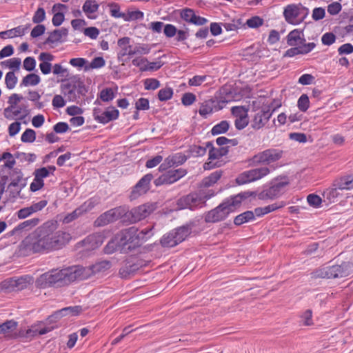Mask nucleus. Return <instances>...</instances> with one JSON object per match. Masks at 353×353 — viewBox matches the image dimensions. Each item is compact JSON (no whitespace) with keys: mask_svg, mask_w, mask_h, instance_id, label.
<instances>
[{"mask_svg":"<svg viewBox=\"0 0 353 353\" xmlns=\"http://www.w3.org/2000/svg\"><path fill=\"white\" fill-rule=\"evenodd\" d=\"M72 283L68 268L52 269L39 275L35 280L34 285L38 289L60 288Z\"/></svg>","mask_w":353,"mask_h":353,"instance_id":"nucleus-1","label":"nucleus"},{"mask_svg":"<svg viewBox=\"0 0 353 353\" xmlns=\"http://www.w3.org/2000/svg\"><path fill=\"white\" fill-rule=\"evenodd\" d=\"M44 223H48V228H45L41 234L45 243L46 250H58L65 246L71 240L70 233L59 230L54 231L58 228V221L49 220Z\"/></svg>","mask_w":353,"mask_h":353,"instance_id":"nucleus-2","label":"nucleus"},{"mask_svg":"<svg viewBox=\"0 0 353 353\" xmlns=\"http://www.w3.org/2000/svg\"><path fill=\"white\" fill-rule=\"evenodd\" d=\"M48 227V223H43L25 237L18 245V255L28 256L32 254L45 251V243L42 236L43 234L41 232L45 228Z\"/></svg>","mask_w":353,"mask_h":353,"instance_id":"nucleus-3","label":"nucleus"},{"mask_svg":"<svg viewBox=\"0 0 353 353\" xmlns=\"http://www.w3.org/2000/svg\"><path fill=\"white\" fill-rule=\"evenodd\" d=\"M353 273V262L341 261L340 263L323 265L310 273L312 279H334L348 276Z\"/></svg>","mask_w":353,"mask_h":353,"instance_id":"nucleus-4","label":"nucleus"},{"mask_svg":"<svg viewBox=\"0 0 353 353\" xmlns=\"http://www.w3.org/2000/svg\"><path fill=\"white\" fill-rule=\"evenodd\" d=\"M238 209L232 196L224 199L216 207L203 214L205 223H215L225 221L230 214Z\"/></svg>","mask_w":353,"mask_h":353,"instance_id":"nucleus-5","label":"nucleus"},{"mask_svg":"<svg viewBox=\"0 0 353 353\" xmlns=\"http://www.w3.org/2000/svg\"><path fill=\"white\" fill-rule=\"evenodd\" d=\"M138 228L132 226L122 229L118 233L120 245L122 246L121 253L128 254L141 248L142 243L139 238Z\"/></svg>","mask_w":353,"mask_h":353,"instance_id":"nucleus-6","label":"nucleus"},{"mask_svg":"<svg viewBox=\"0 0 353 353\" xmlns=\"http://www.w3.org/2000/svg\"><path fill=\"white\" fill-rule=\"evenodd\" d=\"M157 208V203H146L130 210L125 205V214L124 224L128 225L140 221L149 216Z\"/></svg>","mask_w":353,"mask_h":353,"instance_id":"nucleus-7","label":"nucleus"},{"mask_svg":"<svg viewBox=\"0 0 353 353\" xmlns=\"http://www.w3.org/2000/svg\"><path fill=\"white\" fill-rule=\"evenodd\" d=\"M125 213V205L112 208L100 214L94 221V225L95 227H103L114 223L119 219H121L124 224Z\"/></svg>","mask_w":353,"mask_h":353,"instance_id":"nucleus-8","label":"nucleus"},{"mask_svg":"<svg viewBox=\"0 0 353 353\" xmlns=\"http://www.w3.org/2000/svg\"><path fill=\"white\" fill-rule=\"evenodd\" d=\"M270 172L268 167H261L244 171L240 173L235 179V183L238 185L250 183L262 179Z\"/></svg>","mask_w":353,"mask_h":353,"instance_id":"nucleus-9","label":"nucleus"},{"mask_svg":"<svg viewBox=\"0 0 353 353\" xmlns=\"http://www.w3.org/2000/svg\"><path fill=\"white\" fill-rule=\"evenodd\" d=\"M200 221L201 218L196 217L185 224L174 228L173 232L176 237L174 244L179 245L191 236L192 234L194 232L193 228L199 225Z\"/></svg>","mask_w":353,"mask_h":353,"instance_id":"nucleus-10","label":"nucleus"},{"mask_svg":"<svg viewBox=\"0 0 353 353\" xmlns=\"http://www.w3.org/2000/svg\"><path fill=\"white\" fill-rule=\"evenodd\" d=\"M119 114V110L113 105L107 107L104 110L99 108H94L92 112L94 119L103 125L118 119Z\"/></svg>","mask_w":353,"mask_h":353,"instance_id":"nucleus-11","label":"nucleus"},{"mask_svg":"<svg viewBox=\"0 0 353 353\" xmlns=\"http://www.w3.org/2000/svg\"><path fill=\"white\" fill-rule=\"evenodd\" d=\"M177 208L175 210L189 209L192 211L201 208V197L198 192H192L179 198L176 201Z\"/></svg>","mask_w":353,"mask_h":353,"instance_id":"nucleus-12","label":"nucleus"},{"mask_svg":"<svg viewBox=\"0 0 353 353\" xmlns=\"http://www.w3.org/2000/svg\"><path fill=\"white\" fill-rule=\"evenodd\" d=\"M153 178L154 175L152 173L143 176L132 187L129 196L130 200H135L142 194H146L150 190V183Z\"/></svg>","mask_w":353,"mask_h":353,"instance_id":"nucleus-13","label":"nucleus"},{"mask_svg":"<svg viewBox=\"0 0 353 353\" xmlns=\"http://www.w3.org/2000/svg\"><path fill=\"white\" fill-rule=\"evenodd\" d=\"M32 280V277L25 275L18 279L10 278L1 283V288L6 292L21 291L28 288Z\"/></svg>","mask_w":353,"mask_h":353,"instance_id":"nucleus-14","label":"nucleus"},{"mask_svg":"<svg viewBox=\"0 0 353 353\" xmlns=\"http://www.w3.org/2000/svg\"><path fill=\"white\" fill-rule=\"evenodd\" d=\"M105 239V236L101 232L93 233L77 242L75 248L79 249L81 247H85L86 251L94 250L103 244Z\"/></svg>","mask_w":353,"mask_h":353,"instance_id":"nucleus-15","label":"nucleus"},{"mask_svg":"<svg viewBox=\"0 0 353 353\" xmlns=\"http://www.w3.org/2000/svg\"><path fill=\"white\" fill-rule=\"evenodd\" d=\"M180 18L188 23L196 26H203L208 23V19L196 14V11L190 8H185L180 10Z\"/></svg>","mask_w":353,"mask_h":353,"instance_id":"nucleus-16","label":"nucleus"},{"mask_svg":"<svg viewBox=\"0 0 353 353\" xmlns=\"http://www.w3.org/2000/svg\"><path fill=\"white\" fill-rule=\"evenodd\" d=\"M72 283L76 281L86 280L94 276L91 265L84 267L81 265L68 267Z\"/></svg>","mask_w":353,"mask_h":353,"instance_id":"nucleus-17","label":"nucleus"},{"mask_svg":"<svg viewBox=\"0 0 353 353\" xmlns=\"http://www.w3.org/2000/svg\"><path fill=\"white\" fill-rule=\"evenodd\" d=\"M148 28L154 33H161L163 31L165 37L168 39L174 37L178 32V28L175 26L158 21L151 22Z\"/></svg>","mask_w":353,"mask_h":353,"instance_id":"nucleus-18","label":"nucleus"},{"mask_svg":"<svg viewBox=\"0 0 353 353\" xmlns=\"http://www.w3.org/2000/svg\"><path fill=\"white\" fill-rule=\"evenodd\" d=\"M186 161L187 157H185V154L181 152L169 155L159 165L158 170L160 172L168 171L170 170V168L172 167H177L179 165H183Z\"/></svg>","mask_w":353,"mask_h":353,"instance_id":"nucleus-19","label":"nucleus"},{"mask_svg":"<svg viewBox=\"0 0 353 353\" xmlns=\"http://www.w3.org/2000/svg\"><path fill=\"white\" fill-rule=\"evenodd\" d=\"M209 32L213 37L221 34L223 33L222 23L211 22L209 27L199 28L195 33V37L197 39H204L208 37Z\"/></svg>","mask_w":353,"mask_h":353,"instance_id":"nucleus-20","label":"nucleus"},{"mask_svg":"<svg viewBox=\"0 0 353 353\" xmlns=\"http://www.w3.org/2000/svg\"><path fill=\"white\" fill-rule=\"evenodd\" d=\"M68 10V6L63 3H57L54 4L52 12L54 13L52 23L54 26H60L65 21V12Z\"/></svg>","mask_w":353,"mask_h":353,"instance_id":"nucleus-21","label":"nucleus"},{"mask_svg":"<svg viewBox=\"0 0 353 353\" xmlns=\"http://www.w3.org/2000/svg\"><path fill=\"white\" fill-rule=\"evenodd\" d=\"M47 200H41L38 203L32 204L29 207L23 208L17 212V216L19 219H24L32 215L33 213L41 211L47 205Z\"/></svg>","mask_w":353,"mask_h":353,"instance_id":"nucleus-22","label":"nucleus"},{"mask_svg":"<svg viewBox=\"0 0 353 353\" xmlns=\"http://www.w3.org/2000/svg\"><path fill=\"white\" fill-rule=\"evenodd\" d=\"M300 12L299 4H290L284 8L283 16L288 23L298 25L299 22H297L295 19L300 15Z\"/></svg>","mask_w":353,"mask_h":353,"instance_id":"nucleus-23","label":"nucleus"},{"mask_svg":"<svg viewBox=\"0 0 353 353\" xmlns=\"http://www.w3.org/2000/svg\"><path fill=\"white\" fill-rule=\"evenodd\" d=\"M137 272L136 269L133 268L132 260L128 256L123 260V265L119 268V276L122 279L127 280Z\"/></svg>","mask_w":353,"mask_h":353,"instance_id":"nucleus-24","label":"nucleus"},{"mask_svg":"<svg viewBox=\"0 0 353 353\" xmlns=\"http://www.w3.org/2000/svg\"><path fill=\"white\" fill-rule=\"evenodd\" d=\"M256 218L254 210H245L234 217L233 224L236 227H240L245 223L254 221Z\"/></svg>","mask_w":353,"mask_h":353,"instance_id":"nucleus-25","label":"nucleus"},{"mask_svg":"<svg viewBox=\"0 0 353 353\" xmlns=\"http://www.w3.org/2000/svg\"><path fill=\"white\" fill-rule=\"evenodd\" d=\"M290 184V181H279L275 182L272 179L270 181V185L268 188H266L268 192L272 198V200H274L281 196V192L282 188L288 186Z\"/></svg>","mask_w":353,"mask_h":353,"instance_id":"nucleus-26","label":"nucleus"},{"mask_svg":"<svg viewBox=\"0 0 353 353\" xmlns=\"http://www.w3.org/2000/svg\"><path fill=\"white\" fill-rule=\"evenodd\" d=\"M332 186L340 190L353 189V175L347 174L335 179L332 182Z\"/></svg>","mask_w":353,"mask_h":353,"instance_id":"nucleus-27","label":"nucleus"},{"mask_svg":"<svg viewBox=\"0 0 353 353\" xmlns=\"http://www.w3.org/2000/svg\"><path fill=\"white\" fill-rule=\"evenodd\" d=\"M117 90V85L115 86L114 89L110 87H105L98 93V99H100L104 103H109L116 97Z\"/></svg>","mask_w":353,"mask_h":353,"instance_id":"nucleus-28","label":"nucleus"},{"mask_svg":"<svg viewBox=\"0 0 353 353\" xmlns=\"http://www.w3.org/2000/svg\"><path fill=\"white\" fill-rule=\"evenodd\" d=\"M99 8V4L95 0H85L82 6V10L88 19H95L97 16L91 14L97 12Z\"/></svg>","mask_w":353,"mask_h":353,"instance_id":"nucleus-29","label":"nucleus"},{"mask_svg":"<svg viewBox=\"0 0 353 353\" xmlns=\"http://www.w3.org/2000/svg\"><path fill=\"white\" fill-rule=\"evenodd\" d=\"M163 174L160 175L158 178L154 180V184L157 186H161L163 185H171L175 182H176V178L173 176L172 171L169 170L168 171H165L162 172Z\"/></svg>","mask_w":353,"mask_h":353,"instance_id":"nucleus-30","label":"nucleus"},{"mask_svg":"<svg viewBox=\"0 0 353 353\" xmlns=\"http://www.w3.org/2000/svg\"><path fill=\"white\" fill-rule=\"evenodd\" d=\"M258 195V192L256 190L251 191V190H247L241 192L236 194L231 195L233 200L234 201V203H236L238 208H239L242 203L248 199L250 197H252L255 199Z\"/></svg>","mask_w":353,"mask_h":353,"instance_id":"nucleus-31","label":"nucleus"},{"mask_svg":"<svg viewBox=\"0 0 353 353\" xmlns=\"http://www.w3.org/2000/svg\"><path fill=\"white\" fill-rule=\"evenodd\" d=\"M223 171L216 170L211 173L209 176L204 177L201 183V188H209L216 183L222 176Z\"/></svg>","mask_w":353,"mask_h":353,"instance_id":"nucleus-32","label":"nucleus"},{"mask_svg":"<svg viewBox=\"0 0 353 353\" xmlns=\"http://www.w3.org/2000/svg\"><path fill=\"white\" fill-rule=\"evenodd\" d=\"M91 266L94 276L100 273L104 274L106 272L112 268V263L109 260H102L97 261L95 263L92 264Z\"/></svg>","mask_w":353,"mask_h":353,"instance_id":"nucleus-33","label":"nucleus"},{"mask_svg":"<svg viewBox=\"0 0 353 353\" xmlns=\"http://www.w3.org/2000/svg\"><path fill=\"white\" fill-rule=\"evenodd\" d=\"M339 190H341L339 188L332 185L323 192V196L330 203H335L338 201V198L342 196Z\"/></svg>","mask_w":353,"mask_h":353,"instance_id":"nucleus-34","label":"nucleus"},{"mask_svg":"<svg viewBox=\"0 0 353 353\" xmlns=\"http://www.w3.org/2000/svg\"><path fill=\"white\" fill-rule=\"evenodd\" d=\"M83 214L79 210V207L77 208L74 210H73L72 212L68 213L65 215L62 214H58L57 216V220L59 221L62 222L64 224L70 223L72 221L76 220L79 216H82Z\"/></svg>","mask_w":353,"mask_h":353,"instance_id":"nucleus-35","label":"nucleus"},{"mask_svg":"<svg viewBox=\"0 0 353 353\" xmlns=\"http://www.w3.org/2000/svg\"><path fill=\"white\" fill-rule=\"evenodd\" d=\"M230 128V121L228 120H223L212 127L210 130V133L212 136L226 134L228 132Z\"/></svg>","mask_w":353,"mask_h":353,"instance_id":"nucleus-36","label":"nucleus"},{"mask_svg":"<svg viewBox=\"0 0 353 353\" xmlns=\"http://www.w3.org/2000/svg\"><path fill=\"white\" fill-rule=\"evenodd\" d=\"M122 246L120 245L119 243V238H118V234L115 236L114 239H112L108 241V243L105 245L103 249V252L105 254H111L114 252L119 250L121 252V249Z\"/></svg>","mask_w":353,"mask_h":353,"instance_id":"nucleus-37","label":"nucleus"},{"mask_svg":"<svg viewBox=\"0 0 353 353\" xmlns=\"http://www.w3.org/2000/svg\"><path fill=\"white\" fill-rule=\"evenodd\" d=\"M264 151L268 165L279 161L282 158L283 154V150L275 148H269L265 150Z\"/></svg>","mask_w":353,"mask_h":353,"instance_id":"nucleus-38","label":"nucleus"},{"mask_svg":"<svg viewBox=\"0 0 353 353\" xmlns=\"http://www.w3.org/2000/svg\"><path fill=\"white\" fill-rule=\"evenodd\" d=\"M303 31L304 29H294L290 31L286 37L288 45L290 46H297L301 36H303Z\"/></svg>","mask_w":353,"mask_h":353,"instance_id":"nucleus-39","label":"nucleus"},{"mask_svg":"<svg viewBox=\"0 0 353 353\" xmlns=\"http://www.w3.org/2000/svg\"><path fill=\"white\" fill-rule=\"evenodd\" d=\"M175 240L176 237L174 234L173 230H172L162 236V237L159 240V243L163 248H174L177 245L174 244Z\"/></svg>","mask_w":353,"mask_h":353,"instance_id":"nucleus-40","label":"nucleus"},{"mask_svg":"<svg viewBox=\"0 0 353 353\" xmlns=\"http://www.w3.org/2000/svg\"><path fill=\"white\" fill-rule=\"evenodd\" d=\"M40 82L41 77L39 75L31 72L22 79L20 86H35Z\"/></svg>","mask_w":353,"mask_h":353,"instance_id":"nucleus-41","label":"nucleus"},{"mask_svg":"<svg viewBox=\"0 0 353 353\" xmlns=\"http://www.w3.org/2000/svg\"><path fill=\"white\" fill-rule=\"evenodd\" d=\"M187 154L185 157H187V160L191 157H203L205 154V149L203 146L197 145L195 144L190 145L188 149L185 151Z\"/></svg>","mask_w":353,"mask_h":353,"instance_id":"nucleus-42","label":"nucleus"},{"mask_svg":"<svg viewBox=\"0 0 353 353\" xmlns=\"http://www.w3.org/2000/svg\"><path fill=\"white\" fill-rule=\"evenodd\" d=\"M63 317L65 316H78L83 312V307L81 305H74L65 307L60 309Z\"/></svg>","mask_w":353,"mask_h":353,"instance_id":"nucleus-43","label":"nucleus"},{"mask_svg":"<svg viewBox=\"0 0 353 353\" xmlns=\"http://www.w3.org/2000/svg\"><path fill=\"white\" fill-rule=\"evenodd\" d=\"M18 327V322L14 319L6 320L0 323V334L12 332Z\"/></svg>","mask_w":353,"mask_h":353,"instance_id":"nucleus-44","label":"nucleus"},{"mask_svg":"<svg viewBox=\"0 0 353 353\" xmlns=\"http://www.w3.org/2000/svg\"><path fill=\"white\" fill-rule=\"evenodd\" d=\"M55 32H56V29H54L52 32H50L48 37H47L43 42L39 43L37 45L38 48L43 49V48H44V46L48 45V44L54 43H57V42H60V43L64 42V40L61 39L60 34L59 33L55 34Z\"/></svg>","mask_w":353,"mask_h":353,"instance_id":"nucleus-45","label":"nucleus"},{"mask_svg":"<svg viewBox=\"0 0 353 353\" xmlns=\"http://www.w3.org/2000/svg\"><path fill=\"white\" fill-rule=\"evenodd\" d=\"M174 90L172 88L166 86L159 90L157 97L161 102H165L173 97Z\"/></svg>","mask_w":353,"mask_h":353,"instance_id":"nucleus-46","label":"nucleus"},{"mask_svg":"<svg viewBox=\"0 0 353 353\" xmlns=\"http://www.w3.org/2000/svg\"><path fill=\"white\" fill-rule=\"evenodd\" d=\"M150 50L151 47L149 44H139V46H136L134 49L130 48L128 52V55L132 57L137 54H148L150 53Z\"/></svg>","mask_w":353,"mask_h":353,"instance_id":"nucleus-47","label":"nucleus"},{"mask_svg":"<svg viewBox=\"0 0 353 353\" xmlns=\"http://www.w3.org/2000/svg\"><path fill=\"white\" fill-rule=\"evenodd\" d=\"M212 155L210 158H208V160L214 161V160H219L223 157H225L230 152V147L229 146H225V147H220L219 148H215V149H213L211 150Z\"/></svg>","mask_w":353,"mask_h":353,"instance_id":"nucleus-48","label":"nucleus"},{"mask_svg":"<svg viewBox=\"0 0 353 353\" xmlns=\"http://www.w3.org/2000/svg\"><path fill=\"white\" fill-rule=\"evenodd\" d=\"M107 6L110 8V14L111 17L115 19H124L125 13L121 12V6L118 3L110 2L108 3Z\"/></svg>","mask_w":353,"mask_h":353,"instance_id":"nucleus-49","label":"nucleus"},{"mask_svg":"<svg viewBox=\"0 0 353 353\" xmlns=\"http://www.w3.org/2000/svg\"><path fill=\"white\" fill-rule=\"evenodd\" d=\"M264 23V19L258 15H254L245 21L247 28L252 29H257L262 26Z\"/></svg>","mask_w":353,"mask_h":353,"instance_id":"nucleus-50","label":"nucleus"},{"mask_svg":"<svg viewBox=\"0 0 353 353\" xmlns=\"http://www.w3.org/2000/svg\"><path fill=\"white\" fill-rule=\"evenodd\" d=\"M153 229L154 226H148L142 230H139L138 228L137 233L139 234V238L140 239L142 245L153 236Z\"/></svg>","mask_w":353,"mask_h":353,"instance_id":"nucleus-51","label":"nucleus"},{"mask_svg":"<svg viewBox=\"0 0 353 353\" xmlns=\"http://www.w3.org/2000/svg\"><path fill=\"white\" fill-rule=\"evenodd\" d=\"M40 222V219L39 218H32L29 220H26L21 223H19L17 226L18 228L20 229L21 232L23 231H28L32 228L35 227Z\"/></svg>","mask_w":353,"mask_h":353,"instance_id":"nucleus-52","label":"nucleus"},{"mask_svg":"<svg viewBox=\"0 0 353 353\" xmlns=\"http://www.w3.org/2000/svg\"><path fill=\"white\" fill-rule=\"evenodd\" d=\"M36 138H37L36 132L33 129L27 128L22 133V134L21 136V141L23 143H33L36 140Z\"/></svg>","mask_w":353,"mask_h":353,"instance_id":"nucleus-53","label":"nucleus"},{"mask_svg":"<svg viewBox=\"0 0 353 353\" xmlns=\"http://www.w3.org/2000/svg\"><path fill=\"white\" fill-rule=\"evenodd\" d=\"M105 61L103 57H95L92 59L90 63L88 62V65L85 67V71L91 69H99L104 67Z\"/></svg>","mask_w":353,"mask_h":353,"instance_id":"nucleus-54","label":"nucleus"},{"mask_svg":"<svg viewBox=\"0 0 353 353\" xmlns=\"http://www.w3.org/2000/svg\"><path fill=\"white\" fill-rule=\"evenodd\" d=\"M145 63H147V64L143 65V66H141L140 68V71L141 72H146V71H151V72L157 71L164 64L161 61L150 62L148 60V61H145Z\"/></svg>","mask_w":353,"mask_h":353,"instance_id":"nucleus-55","label":"nucleus"},{"mask_svg":"<svg viewBox=\"0 0 353 353\" xmlns=\"http://www.w3.org/2000/svg\"><path fill=\"white\" fill-rule=\"evenodd\" d=\"M143 17L144 13L138 9L132 11L128 10L127 13H125L123 20L125 21H131L133 20L143 19Z\"/></svg>","mask_w":353,"mask_h":353,"instance_id":"nucleus-56","label":"nucleus"},{"mask_svg":"<svg viewBox=\"0 0 353 353\" xmlns=\"http://www.w3.org/2000/svg\"><path fill=\"white\" fill-rule=\"evenodd\" d=\"M297 107L300 111L305 112L310 108V99L307 94H302L297 101Z\"/></svg>","mask_w":353,"mask_h":353,"instance_id":"nucleus-57","label":"nucleus"},{"mask_svg":"<svg viewBox=\"0 0 353 353\" xmlns=\"http://www.w3.org/2000/svg\"><path fill=\"white\" fill-rule=\"evenodd\" d=\"M307 201L310 206L314 208H319L321 207L323 200L318 194L312 193L307 195Z\"/></svg>","mask_w":353,"mask_h":353,"instance_id":"nucleus-58","label":"nucleus"},{"mask_svg":"<svg viewBox=\"0 0 353 353\" xmlns=\"http://www.w3.org/2000/svg\"><path fill=\"white\" fill-rule=\"evenodd\" d=\"M18 78L14 72H8L5 77V83L8 90L13 89L17 83Z\"/></svg>","mask_w":353,"mask_h":353,"instance_id":"nucleus-59","label":"nucleus"},{"mask_svg":"<svg viewBox=\"0 0 353 353\" xmlns=\"http://www.w3.org/2000/svg\"><path fill=\"white\" fill-rule=\"evenodd\" d=\"M336 36L333 32H327L321 37V43L323 46H330L336 41Z\"/></svg>","mask_w":353,"mask_h":353,"instance_id":"nucleus-60","label":"nucleus"},{"mask_svg":"<svg viewBox=\"0 0 353 353\" xmlns=\"http://www.w3.org/2000/svg\"><path fill=\"white\" fill-rule=\"evenodd\" d=\"M144 88L146 90H154L161 86L159 80L155 78H148L143 81Z\"/></svg>","mask_w":353,"mask_h":353,"instance_id":"nucleus-61","label":"nucleus"},{"mask_svg":"<svg viewBox=\"0 0 353 353\" xmlns=\"http://www.w3.org/2000/svg\"><path fill=\"white\" fill-rule=\"evenodd\" d=\"M46 18V10L43 7H39L32 17V22L35 24H41Z\"/></svg>","mask_w":353,"mask_h":353,"instance_id":"nucleus-62","label":"nucleus"},{"mask_svg":"<svg viewBox=\"0 0 353 353\" xmlns=\"http://www.w3.org/2000/svg\"><path fill=\"white\" fill-rule=\"evenodd\" d=\"M254 210V213L256 214L258 218L263 217L265 214L275 211L273 204H270L265 207H256Z\"/></svg>","mask_w":353,"mask_h":353,"instance_id":"nucleus-63","label":"nucleus"},{"mask_svg":"<svg viewBox=\"0 0 353 353\" xmlns=\"http://www.w3.org/2000/svg\"><path fill=\"white\" fill-rule=\"evenodd\" d=\"M97 204L94 198H90L81 205L79 208L83 214L92 210Z\"/></svg>","mask_w":353,"mask_h":353,"instance_id":"nucleus-64","label":"nucleus"}]
</instances>
